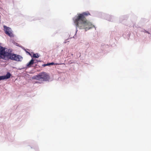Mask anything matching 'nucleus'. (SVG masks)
<instances>
[{
    "instance_id": "obj_5",
    "label": "nucleus",
    "mask_w": 151,
    "mask_h": 151,
    "mask_svg": "<svg viewBox=\"0 0 151 151\" xmlns=\"http://www.w3.org/2000/svg\"><path fill=\"white\" fill-rule=\"evenodd\" d=\"M35 63L36 62H34V60L32 59L30 61L27 63V66L28 68L30 67L32 65Z\"/></svg>"
},
{
    "instance_id": "obj_12",
    "label": "nucleus",
    "mask_w": 151,
    "mask_h": 151,
    "mask_svg": "<svg viewBox=\"0 0 151 151\" xmlns=\"http://www.w3.org/2000/svg\"><path fill=\"white\" fill-rule=\"evenodd\" d=\"M37 62H38V61L37 60H34V62H36L35 63Z\"/></svg>"
},
{
    "instance_id": "obj_8",
    "label": "nucleus",
    "mask_w": 151,
    "mask_h": 151,
    "mask_svg": "<svg viewBox=\"0 0 151 151\" xmlns=\"http://www.w3.org/2000/svg\"><path fill=\"white\" fill-rule=\"evenodd\" d=\"M49 64L50 65H62V64H65L64 63H60V64H58V63H54L53 62H52V63H49Z\"/></svg>"
},
{
    "instance_id": "obj_6",
    "label": "nucleus",
    "mask_w": 151,
    "mask_h": 151,
    "mask_svg": "<svg viewBox=\"0 0 151 151\" xmlns=\"http://www.w3.org/2000/svg\"><path fill=\"white\" fill-rule=\"evenodd\" d=\"M11 74L9 73H7L6 76H4V77L5 79H8L10 77Z\"/></svg>"
},
{
    "instance_id": "obj_7",
    "label": "nucleus",
    "mask_w": 151,
    "mask_h": 151,
    "mask_svg": "<svg viewBox=\"0 0 151 151\" xmlns=\"http://www.w3.org/2000/svg\"><path fill=\"white\" fill-rule=\"evenodd\" d=\"M33 57L35 58H38L39 57V56L37 54H34L33 55Z\"/></svg>"
},
{
    "instance_id": "obj_13",
    "label": "nucleus",
    "mask_w": 151,
    "mask_h": 151,
    "mask_svg": "<svg viewBox=\"0 0 151 151\" xmlns=\"http://www.w3.org/2000/svg\"><path fill=\"white\" fill-rule=\"evenodd\" d=\"M27 52V53H28L29 55H31V54H30V53L29 52Z\"/></svg>"
},
{
    "instance_id": "obj_2",
    "label": "nucleus",
    "mask_w": 151,
    "mask_h": 151,
    "mask_svg": "<svg viewBox=\"0 0 151 151\" xmlns=\"http://www.w3.org/2000/svg\"><path fill=\"white\" fill-rule=\"evenodd\" d=\"M9 50L5 51V49L0 46V54L5 59H10L17 61H21L22 60V57L20 55L12 53Z\"/></svg>"
},
{
    "instance_id": "obj_11",
    "label": "nucleus",
    "mask_w": 151,
    "mask_h": 151,
    "mask_svg": "<svg viewBox=\"0 0 151 151\" xmlns=\"http://www.w3.org/2000/svg\"><path fill=\"white\" fill-rule=\"evenodd\" d=\"M145 32H146V33H147L149 34H150V33L149 32L147 31L146 30H145Z\"/></svg>"
},
{
    "instance_id": "obj_9",
    "label": "nucleus",
    "mask_w": 151,
    "mask_h": 151,
    "mask_svg": "<svg viewBox=\"0 0 151 151\" xmlns=\"http://www.w3.org/2000/svg\"><path fill=\"white\" fill-rule=\"evenodd\" d=\"M4 79H5V78L4 77V76H0V81Z\"/></svg>"
},
{
    "instance_id": "obj_4",
    "label": "nucleus",
    "mask_w": 151,
    "mask_h": 151,
    "mask_svg": "<svg viewBox=\"0 0 151 151\" xmlns=\"http://www.w3.org/2000/svg\"><path fill=\"white\" fill-rule=\"evenodd\" d=\"M4 31L6 35L10 37H12L14 36L11 28L5 25L4 26Z\"/></svg>"
},
{
    "instance_id": "obj_1",
    "label": "nucleus",
    "mask_w": 151,
    "mask_h": 151,
    "mask_svg": "<svg viewBox=\"0 0 151 151\" xmlns=\"http://www.w3.org/2000/svg\"><path fill=\"white\" fill-rule=\"evenodd\" d=\"M90 15L88 12H86L78 14L74 19L76 27L80 29H83L86 31L93 28L94 26L86 19V17Z\"/></svg>"
},
{
    "instance_id": "obj_10",
    "label": "nucleus",
    "mask_w": 151,
    "mask_h": 151,
    "mask_svg": "<svg viewBox=\"0 0 151 151\" xmlns=\"http://www.w3.org/2000/svg\"><path fill=\"white\" fill-rule=\"evenodd\" d=\"M49 65H50V64H49V63H47V64H44L43 65L44 66H46Z\"/></svg>"
},
{
    "instance_id": "obj_3",
    "label": "nucleus",
    "mask_w": 151,
    "mask_h": 151,
    "mask_svg": "<svg viewBox=\"0 0 151 151\" xmlns=\"http://www.w3.org/2000/svg\"><path fill=\"white\" fill-rule=\"evenodd\" d=\"M50 78L49 75L47 73L44 72L40 73L38 75L34 76L33 78V79L42 81H49Z\"/></svg>"
}]
</instances>
